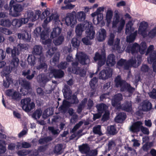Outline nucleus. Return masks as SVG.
<instances>
[{
  "label": "nucleus",
  "instance_id": "59",
  "mask_svg": "<svg viewBox=\"0 0 156 156\" xmlns=\"http://www.w3.org/2000/svg\"><path fill=\"white\" fill-rule=\"evenodd\" d=\"M156 35V26L153 28L149 32L148 35L151 38H153Z\"/></svg>",
  "mask_w": 156,
  "mask_h": 156
},
{
  "label": "nucleus",
  "instance_id": "40",
  "mask_svg": "<svg viewBox=\"0 0 156 156\" xmlns=\"http://www.w3.org/2000/svg\"><path fill=\"white\" fill-rule=\"evenodd\" d=\"M126 118V114L124 113H121L116 116L115 120L118 122H121L124 120Z\"/></svg>",
  "mask_w": 156,
  "mask_h": 156
},
{
  "label": "nucleus",
  "instance_id": "56",
  "mask_svg": "<svg viewBox=\"0 0 156 156\" xmlns=\"http://www.w3.org/2000/svg\"><path fill=\"white\" fill-rule=\"evenodd\" d=\"M104 7H99L97 9L96 11L94 12L93 13H92L91 15L93 17H94L96 16V14H102L101 13V12H103L104 11Z\"/></svg>",
  "mask_w": 156,
  "mask_h": 156
},
{
  "label": "nucleus",
  "instance_id": "63",
  "mask_svg": "<svg viewBox=\"0 0 156 156\" xmlns=\"http://www.w3.org/2000/svg\"><path fill=\"white\" fill-rule=\"evenodd\" d=\"M97 81V78L94 77L92 79L90 82V87L92 89H94Z\"/></svg>",
  "mask_w": 156,
  "mask_h": 156
},
{
  "label": "nucleus",
  "instance_id": "7",
  "mask_svg": "<svg viewBox=\"0 0 156 156\" xmlns=\"http://www.w3.org/2000/svg\"><path fill=\"white\" fill-rule=\"evenodd\" d=\"M48 38V32L45 34L43 32L41 35V41L42 43L46 45L48 47V50L47 52V57H50L54 53L56 49L55 47L52 48L51 46V41Z\"/></svg>",
  "mask_w": 156,
  "mask_h": 156
},
{
  "label": "nucleus",
  "instance_id": "52",
  "mask_svg": "<svg viewBox=\"0 0 156 156\" xmlns=\"http://www.w3.org/2000/svg\"><path fill=\"white\" fill-rule=\"evenodd\" d=\"M107 130L109 133L111 134L114 135L117 133V131L114 126H111L107 128Z\"/></svg>",
  "mask_w": 156,
  "mask_h": 156
},
{
  "label": "nucleus",
  "instance_id": "33",
  "mask_svg": "<svg viewBox=\"0 0 156 156\" xmlns=\"http://www.w3.org/2000/svg\"><path fill=\"white\" fill-rule=\"evenodd\" d=\"M115 57L113 54L109 55L107 57L106 63L109 66H113L115 63Z\"/></svg>",
  "mask_w": 156,
  "mask_h": 156
},
{
  "label": "nucleus",
  "instance_id": "43",
  "mask_svg": "<svg viewBox=\"0 0 156 156\" xmlns=\"http://www.w3.org/2000/svg\"><path fill=\"white\" fill-rule=\"evenodd\" d=\"M0 25L3 26L9 27L11 25V22L8 19L0 20Z\"/></svg>",
  "mask_w": 156,
  "mask_h": 156
},
{
  "label": "nucleus",
  "instance_id": "62",
  "mask_svg": "<svg viewBox=\"0 0 156 156\" xmlns=\"http://www.w3.org/2000/svg\"><path fill=\"white\" fill-rule=\"evenodd\" d=\"M48 129L53 134H58L60 132V131L58 129L54 128L52 127H49Z\"/></svg>",
  "mask_w": 156,
  "mask_h": 156
},
{
  "label": "nucleus",
  "instance_id": "42",
  "mask_svg": "<svg viewBox=\"0 0 156 156\" xmlns=\"http://www.w3.org/2000/svg\"><path fill=\"white\" fill-rule=\"evenodd\" d=\"M28 64L31 66H34L36 63L35 57L32 55H29L27 57Z\"/></svg>",
  "mask_w": 156,
  "mask_h": 156
},
{
  "label": "nucleus",
  "instance_id": "58",
  "mask_svg": "<svg viewBox=\"0 0 156 156\" xmlns=\"http://www.w3.org/2000/svg\"><path fill=\"white\" fill-rule=\"evenodd\" d=\"M0 32L9 35L12 34V32L9 30L3 27L0 28Z\"/></svg>",
  "mask_w": 156,
  "mask_h": 156
},
{
  "label": "nucleus",
  "instance_id": "5",
  "mask_svg": "<svg viewBox=\"0 0 156 156\" xmlns=\"http://www.w3.org/2000/svg\"><path fill=\"white\" fill-rule=\"evenodd\" d=\"M147 46L146 43L145 42H142L139 45L137 43H135L133 45H128L126 50V52L128 53H131L132 54L137 53L138 51L141 54H144Z\"/></svg>",
  "mask_w": 156,
  "mask_h": 156
},
{
  "label": "nucleus",
  "instance_id": "6",
  "mask_svg": "<svg viewBox=\"0 0 156 156\" xmlns=\"http://www.w3.org/2000/svg\"><path fill=\"white\" fill-rule=\"evenodd\" d=\"M141 61V57L138 56L136 58H132L128 62H126L124 59H121L117 63V65L119 66H124V69H128L129 67L133 66L134 67H137L140 63Z\"/></svg>",
  "mask_w": 156,
  "mask_h": 156
},
{
  "label": "nucleus",
  "instance_id": "36",
  "mask_svg": "<svg viewBox=\"0 0 156 156\" xmlns=\"http://www.w3.org/2000/svg\"><path fill=\"white\" fill-rule=\"evenodd\" d=\"M14 13L13 16L15 17L19 16V13L23 10L22 6L20 4H16L13 5Z\"/></svg>",
  "mask_w": 156,
  "mask_h": 156
},
{
  "label": "nucleus",
  "instance_id": "47",
  "mask_svg": "<svg viewBox=\"0 0 156 156\" xmlns=\"http://www.w3.org/2000/svg\"><path fill=\"white\" fill-rule=\"evenodd\" d=\"M137 34V31H136L133 34H131L130 35L127 37V41L128 42H132L135 39L136 37Z\"/></svg>",
  "mask_w": 156,
  "mask_h": 156
},
{
  "label": "nucleus",
  "instance_id": "10",
  "mask_svg": "<svg viewBox=\"0 0 156 156\" xmlns=\"http://www.w3.org/2000/svg\"><path fill=\"white\" fill-rule=\"evenodd\" d=\"M115 82L117 87H119L121 91H124L127 90V92L129 93L128 96H131L130 94L134 91V88L130 87V85L125 81L121 80L120 76H118L115 79Z\"/></svg>",
  "mask_w": 156,
  "mask_h": 156
},
{
  "label": "nucleus",
  "instance_id": "28",
  "mask_svg": "<svg viewBox=\"0 0 156 156\" xmlns=\"http://www.w3.org/2000/svg\"><path fill=\"white\" fill-rule=\"evenodd\" d=\"M19 83L20 84L22 88L21 89L20 91L22 92V91L24 89L26 90V92L27 93L28 90L30 88V84L29 83L25 80L22 78H20L19 80Z\"/></svg>",
  "mask_w": 156,
  "mask_h": 156
},
{
  "label": "nucleus",
  "instance_id": "38",
  "mask_svg": "<svg viewBox=\"0 0 156 156\" xmlns=\"http://www.w3.org/2000/svg\"><path fill=\"white\" fill-rule=\"evenodd\" d=\"M79 149L81 153L86 154H87L90 148L87 144H83L82 145L79 146Z\"/></svg>",
  "mask_w": 156,
  "mask_h": 156
},
{
  "label": "nucleus",
  "instance_id": "27",
  "mask_svg": "<svg viewBox=\"0 0 156 156\" xmlns=\"http://www.w3.org/2000/svg\"><path fill=\"white\" fill-rule=\"evenodd\" d=\"M142 125V123L140 121L135 122L130 127V130L133 132H137L140 130Z\"/></svg>",
  "mask_w": 156,
  "mask_h": 156
},
{
  "label": "nucleus",
  "instance_id": "18",
  "mask_svg": "<svg viewBox=\"0 0 156 156\" xmlns=\"http://www.w3.org/2000/svg\"><path fill=\"white\" fill-rule=\"evenodd\" d=\"M152 106L151 104L148 101H144L139 106L140 109L142 108V110H140L136 112V114L138 115L142 116L143 115L142 111H147L150 110L152 108Z\"/></svg>",
  "mask_w": 156,
  "mask_h": 156
},
{
  "label": "nucleus",
  "instance_id": "44",
  "mask_svg": "<svg viewBox=\"0 0 156 156\" xmlns=\"http://www.w3.org/2000/svg\"><path fill=\"white\" fill-rule=\"evenodd\" d=\"M76 17L79 21L84 20L86 17L85 13L83 11H80L77 12L76 14Z\"/></svg>",
  "mask_w": 156,
  "mask_h": 156
},
{
  "label": "nucleus",
  "instance_id": "46",
  "mask_svg": "<svg viewBox=\"0 0 156 156\" xmlns=\"http://www.w3.org/2000/svg\"><path fill=\"white\" fill-rule=\"evenodd\" d=\"M65 5H62L60 7V9L62 10L67 9H73L75 6V5H73L71 3L69 4H64Z\"/></svg>",
  "mask_w": 156,
  "mask_h": 156
},
{
  "label": "nucleus",
  "instance_id": "30",
  "mask_svg": "<svg viewBox=\"0 0 156 156\" xmlns=\"http://www.w3.org/2000/svg\"><path fill=\"white\" fill-rule=\"evenodd\" d=\"M46 25H45L44 27L43 26V27L44 28V30L42 31L40 35V33L41 31V27H37L34 30V35L35 37H38L39 35L40 36V37H41V34L43 32H44L45 34L47 32H48V35L49 32V29L48 28H46L45 27H46Z\"/></svg>",
  "mask_w": 156,
  "mask_h": 156
},
{
  "label": "nucleus",
  "instance_id": "53",
  "mask_svg": "<svg viewBox=\"0 0 156 156\" xmlns=\"http://www.w3.org/2000/svg\"><path fill=\"white\" fill-rule=\"evenodd\" d=\"M71 44L73 47L77 48L79 46V41L76 38H73L71 40Z\"/></svg>",
  "mask_w": 156,
  "mask_h": 156
},
{
  "label": "nucleus",
  "instance_id": "50",
  "mask_svg": "<svg viewBox=\"0 0 156 156\" xmlns=\"http://www.w3.org/2000/svg\"><path fill=\"white\" fill-rule=\"evenodd\" d=\"M64 38L63 36H60L56 39H54L53 40V43L55 45H58L61 44L63 41Z\"/></svg>",
  "mask_w": 156,
  "mask_h": 156
},
{
  "label": "nucleus",
  "instance_id": "3",
  "mask_svg": "<svg viewBox=\"0 0 156 156\" xmlns=\"http://www.w3.org/2000/svg\"><path fill=\"white\" fill-rule=\"evenodd\" d=\"M122 99V95L120 94L115 95L112 100V105L115 107L117 109H121L128 112H131L132 110L131 102H128L122 105H120V101Z\"/></svg>",
  "mask_w": 156,
  "mask_h": 156
},
{
  "label": "nucleus",
  "instance_id": "14",
  "mask_svg": "<svg viewBox=\"0 0 156 156\" xmlns=\"http://www.w3.org/2000/svg\"><path fill=\"white\" fill-rule=\"evenodd\" d=\"M115 35L113 34H111L109 38L108 41V44L110 46H112V48L114 50H117L119 52H121L124 49L123 48L121 49L120 46V39L117 38L115 42H114V39Z\"/></svg>",
  "mask_w": 156,
  "mask_h": 156
},
{
  "label": "nucleus",
  "instance_id": "16",
  "mask_svg": "<svg viewBox=\"0 0 156 156\" xmlns=\"http://www.w3.org/2000/svg\"><path fill=\"white\" fill-rule=\"evenodd\" d=\"M31 99L27 98L22 99L21 101L22 108L26 112H28L34 108L35 104L33 102H31Z\"/></svg>",
  "mask_w": 156,
  "mask_h": 156
},
{
  "label": "nucleus",
  "instance_id": "55",
  "mask_svg": "<svg viewBox=\"0 0 156 156\" xmlns=\"http://www.w3.org/2000/svg\"><path fill=\"white\" fill-rule=\"evenodd\" d=\"M101 126L100 125H97L94 127L93 129V131L94 133L95 134H97L99 135L102 134L101 130Z\"/></svg>",
  "mask_w": 156,
  "mask_h": 156
},
{
  "label": "nucleus",
  "instance_id": "32",
  "mask_svg": "<svg viewBox=\"0 0 156 156\" xmlns=\"http://www.w3.org/2000/svg\"><path fill=\"white\" fill-rule=\"evenodd\" d=\"M106 37V32L103 29H100L98 34H97V39L99 41H102L104 40Z\"/></svg>",
  "mask_w": 156,
  "mask_h": 156
},
{
  "label": "nucleus",
  "instance_id": "13",
  "mask_svg": "<svg viewBox=\"0 0 156 156\" xmlns=\"http://www.w3.org/2000/svg\"><path fill=\"white\" fill-rule=\"evenodd\" d=\"M125 24V20L123 18L120 19L119 14H115L113 17L112 28L116 29L118 27V32H119L122 30Z\"/></svg>",
  "mask_w": 156,
  "mask_h": 156
},
{
  "label": "nucleus",
  "instance_id": "24",
  "mask_svg": "<svg viewBox=\"0 0 156 156\" xmlns=\"http://www.w3.org/2000/svg\"><path fill=\"white\" fill-rule=\"evenodd\" d=\"M27 20L24 18H21L19 19H14L11 22V25L15 27L16 28H19L23 24L27 23Z\"/></svg>",
  "mask_w": 156,
  "mask_h": 156
},
{
  "label": "nucleus",
  "instance_id": "45",
  "mask_svg": "<svg viewBox=\"0 0 156 156\" xmlns=\"http://www.w3.org/2000/svg\"><path fill=\"white\" fill-rule=\"evenodd\" d=\"M6 145L5 142L4 140H0V153H4L6 151L5 146Z\"/></svg>",
  "mask_w": 156,
  "mask_h": 156
},
{
  "label": "nucleus",
  "instance_id": "60",
  "mask_svg": "<svg viewBox=\"0 0 156 156\" xmlns=\"http://www.w3.org/2000/svg\"><path fill=\"white\" fill-rule=\"evenodd\" d=\"M52 140V138L51 137H47L41 139L39 140V142L40 144H43L46 143L48 141H51Z\"/></svg>",
  "mask_w": 156,
  "mask_h": 156
},
{
  "label": "nucleus",
  "instance_id": "57",
  "mask_svg": "<svg viewBox=\"0 0 156 156\" xmlns=\"http://www.w3.org/2000/svg\"><path fill=\"white\" fill-rule=\"evenodd\" d=\"M87 101V99H84L82 101L81 103L80 104V105L78 106L77 112L78 113H80L82 111V108L85 105V103Z\"/></svg>",
  "mask_w": 156,
  "mask_h": 156
},
{
  "label": "nucleus",
  "instance_id": "12",
  "mask_svg": "<svg viewBox=\"0 0 156 156\" xmlns=\"http://www.w3.org/2000/svg\"><path fill=\"white\" fill-rule=\"evenodd\" d=\"M154 46L150 45L147 48L146 55L151 53L149 57L147 58V61L150 64H151L153 62V71L156 72V51H153Z\"/></svg>",
  "mask_w": 156,
  "mask_h": 156
},
{
  "label": "nucleus",
  "instance_id": "51",
  "mask_svg": "<svg viewBox=\"0 0 156 156\" xmlns=\"http://www.w3.org/2000/svg\"><path fill=\"white\" fill-rule=\"evenodd\" d=\"M62 146L61 144L57 145L55 147L53 151L55 153L60 154L62 152Z\"/></svg>",
  "mask_w": 156,
  "mask_h": 156
},
{
  "label": "nucleus",
  "instance_id": "21",
  "mask_svg": "<svg viewBox=\"0 0 156 156\" xmlns=\"http://www.w3.org/2000/svg\"><path fill=\"white\" fill-rule=\"evenodd\" d=\"M7 95L10 97L12 99L16 101L20 100L21 94L18 91H16L13 89H9L6 91Z\"/></svg>",
  "mask_w": 156,
  "mask_h": 156
},
{
  "label": "nucleus",
  "instance_id": "23",
  "mask_svg": "<svg viewBox=\"0 0 156 156\" xmlns=\"http://www.w3.org/2000/svg\"><path fill=\"white\" fill-rule=\"evenodd\" d=\"M112 70L109 68L106 70H103L99 74L100 79L105 80L111 77L112 75Z\"/></svg>",
  "mask_w": 156,
  "mask_h": 156
},
{
  "label": "nucleus",
  "instance_id": "39",
  "mask_svg": "<svg viewBox=\"0 0 156 156\" xmlns=\"http://www.w3.org/2000/svg\"><path fill=\"white\" fill-rule=\"evenodd\" d=\"M30 70L29 69L27 70H25L23 72V75L24 76H27V78L28 79L31 80L34 76V75L36 73V71H33L31 75H30Z\"/></svg>",
  "mask_w": 156,
  "mask_h": 156
},
{
  "label": "nucleus",
  "instance_id": "34",
  "mask_svg": "<svg viewBox=\"0 0 156 156\" xmlns=\"http://www.w3.org/2000/svg\"><path fill=\"white\" fill-rule=\"evenodd\" d=\"M61 30V29L58 27L53 28L51 34L50 38H56L60 34Z\"/></svg>",
  "mask_w": 156,
  "mask_h": 156
},
{
  "label": "nucleus",
  "instance_id": "2",
  "mask_svg": "<svg viewBox=\"0 0 156 156\" xmlns=\"http://www.w3.org/2000/svg\"><path fill=\"white\" fill-rule=\"evenodd\" d=\"M47 77L44 76V74L39 75L37 79L40 83L45 84L51 78L54 77L55 78H60L63 76L64 72L61 70H56L53 68L50 67L49 69V73Z\"/></svg>",
  "mask_w": 156,
  "mask_h": 156
},
{
  "label": "nucleus",
  "instance_id": "4",
  "mask_svg": "<svg viewBox=\"0 0 156 156\" xmlns=\"http://www.w3.org/2000/svg\"><path fill=\"white\" fill-rule=\"evenodd\" d=\"M42 47L40 45H35L33 48L32 51L33 53L35 55H37L41 64L36 67L37 69L40 70H44L45 71L47 68V66L45 63H41V62H43L44 60V57L42 53Z\"/></svg>",
  "mask_w": 156,
  "mask_h": 156
},
{
  "label": "nucleus",
  "instance_id": "22",
  "mask_svg": "<svg viewBox=\"0 0 156 156\" xmlns=\"http://www.w3.org/2000/svg\"><path fill=\"white\" fill-rule=\"evenodd\" d=\"M65 23L68 26L73 27L74 25L76 23V17L71 13L67 14L65 18Z\"/></svg>",
  "mask_w": 156,
  "mask_h": 156
},
{
  "label": "nucleus",
  "instance_id": "61",
  "mask_svg": "<svg viewBox=\"0 0 156 156\" xmlns=\"http://www.w3.org/2000/svg\"><path fill=\"white\" fill-rule=\"evenodd\" d=\"M59 60V54H56L53 58L52 61L51 62V63L52 64L53 63L55 65L58 62Z\"/></svg>",
  "mask_w": 156,
  "mask_h": 156
},
{
  "label": "nucleus",
  "instance_id": "37",
  "mask_svg": "<svg viewBox=\"0 0 156 156\" xmlns=\"http://www.w3.org/2000/svg\"><path fill=\"white\" fill-rule=\"evenodd\" d=\"M113 17V12L110 9H108L107 11L106 16V20L107 22V25L108 27L110 23L111 20Z\"/></svg>",
  "mask_w": 156,
  "mask_h": 156
},
{
  "label": "nucleus",
  "instance_id": "26",
  "mask_svg": "<svg viewBox=\"0 0 156 156\" xmlns=\"http://www.w3.org/2000/svg\"><path fill=\"white\" fill-rule=\"evenodd\" d=\"M83 122L80 121L78 124H76L72 130L71 132L73 133L71 135V139H73L77 136H79L80 134L82 132L81 130H79L77 132H76V130L79 128L83 124Z\"/></svg>",
  "mask_w": 156,
  "mask_h": 156
},
{
  "label": "nucleus",
  "instance_id": "9",
  "mask_svg": "<svg viewBox=\"0 0 156 156\" xmlns=\"http://www.w3.org/2000/svg\"><path fill=\"white\" fill-rule=\"evenodd\" d=\"M50 10L49 8H47L42 13V19H44L45 17H46V19L44 21L43 26L44 27L45 25H46L52 20H53L56 23H60L61 24H62V23L60 22L58 19V15L57 13H52L50 15Z\"/></svg>",
  "mask_w": 156,
  "mask_h": 156
},
{
  "label": "nucleus",
  "instance_id": "15",
  "mask_svg": "<svg viewBox=\"0 0 156 156\" xmlns=\"http://www.w3.org/2000/svg\"><path fill=\"white\" fill-rule=\"evenodd\" d=\"M105 50L103 49L99 50L98 52H96L94 58V60L96 62L98 61V70L99 67L104 64L105 62Z\"/></svg>",
  "mask_w": 156,
  "mask_h": 156
},
{
  "label": "nucleus",
  "instance_id": "29",
  "mask_svg": "<svg viewBox=\"0 0 156 156\" xmlns=\"http://www.w3.org/2000/svg\"><path fill=\"white\" fill-rule=\"evenodd\" d=\"M9 70V68H5L4 71V74H5L6 81L3 80V86L6 87H8L9 86V84L12 83V81L11 79L8 77V74H9V73H8L7 71Z\"/></svg>",
  "mask_w": 156,
  "mask_h": 156
},
{
  "label": "nucleus",
  "instance_id": "20",
  "mask_svg": "<svg viewBox=\"0 0 156 156\" xmlns=\"http://www.w3.org/2000/svg\"><path fill=\"white\" fill-rule=\"evenodd\" d=\"M76 60L83 65L87 64L90 62L88 57L82 52H77L76 55Z\"/></svg>",
  "mask_w": 156,
  "mask_h": 156
},
{
  "label": "nucleus",
  "instance_id": "17",
  "mask_svg": "<svg viewBox=\"0 0 156 156\" xmlns=\"http://www.w3.org/2000/svg\"><path fill=\"white\" fill-rule=\"evenodd\" d=\"M41 13V12L39 10L36 11L35 13L31 10L27 11L25 15V18L27 20V23L29 20L34 22L37 19Z\"/></svg>",
  "mask_w": 156,
  "mask_h": 156
},
{
  "label": "nucleus",
  "instance_id": "41",
  "mask_svg": "<svg viewBox=\"0 0 156 156\" xmlns=\"http://www.w3.org/2000/svg\"><path fill=\"white\" fill-rule=\"evenodd\" d=\"M96 108L99 113H102L104 111H106V110L108 108V106L104 104H101L98 105L96 106Z\"/></svg>",
  "mask_w": 156,
  "mask_h": 156
},
{
  "label": "nucleus",
  "instance_id": "48",
  "mask_svg": "<svg viewBox=\"0 0 156 156\" xmlns=\"http://www.w3.org/2000/svg\"><path fill=\"white\" fill-rule=\"evenodd\" d=\"M53 112L50 108H48L45 110L43 112L42 117L44 118H46L48 116L52 115Z\"/></svg>",
  "mask_w": 156,
  "mask_h": 156
},
{
  "label": "nucleus",
  "instance_id": "35",
  "mask_svg": "<svg viewBox=\"0 0 156 156\" xmlns=\"http://www.w3.org/2000/svg\"><path fill=\"white\" fill-rule=\"evenodd\" d=\"M133 23L132 21H129L126 25L125 33L126 34H131L134 30V28L133 27Z\"/></svg>",
  "mask_w": 156,
  "mask_h": 156
},
{
  "label": "nucleus",
  "instance_id": "8",
  "mask_svg": "<svg viewBox=\"0 0 156 156\" xmlns=\"http://www.w3.org/2000/svg\"><path fill=\"white\" fill-rule=\"evenodd\" d=\"M72 92L71 91L69 92L65 91L63 93V95L64 98L68 100H70L71 102H69L66 100H64L63 101L62 105L59 108L63 110H65L66 108L70 106L71 104H76L78 102L76 96L75 95L71 96Z\"/></svg>",
  "mask_w": 156,
  "mask_h": 156
},
{
  "label": "nucleus",
  "instance_id": "25",
  "mask_svg": "<svg viewBox=\"0 0 156 156\" xmlns=\"http://www.w3.org/2000/svg\"><path fill=\"white\" fill-rule=\"evenodd\" d=\"M147 23L143 21L140 23L138 29V33L144 37H145L147 35L146 29L147 27Z\"/></svg>",
  "mask_w": 156,
  "mask_h": 156
},
{
  "label": "nucleus",
  "instance_id": "31",
  "mask_svg": "<svg viewBox=\"0 0 156 156\" xmlns=\"http://www.w3.org/2000/svg\"><path fill=\"white\" fill-rule=\"evenodd\" d=\"M18 37L20 39L23 40L27 41H29L31 39L30 34L26 32L23 33H18L17 34Z\"/></svg>",
  "mask_w": 156,
  "mask_h": 156
},
{
  "label": "nucleus",
  "instance_id": "64",
  "mask_svg": "<svg viewBox=\"0 0 156 156\" xmlns=\"http://www.w3.org/2000/svg\"><path fill=\"white\" fill-rule=\"evenodd\" d=\"M97 154V152L96 150L92 151H90V150L86 155V156H95Z\"/></svg>",
  "mask_w": 156,
  "mask_h": 156
},
{
  "label": "nucleus",
  "instance_id": "19",
  "mask_svg": "<svg viewBox=\"0 0 156 156\" xmlns=\"http://www.w3.org/2000/svg\"><path fill=\"white\" fill-rule=\"evenodd\" d=\"M78 63L77 62H75L72 63V69H71L69 68H68L69 71L73 73L76 74H79L81 76H84L86 73V70L83 69L81 70L79 68L77 67Z\"/></svg>",
  "mask_w": 156,
  "mask_h": 156
},
{
  "label": "nucleus",
  "instance_id": "11",
  "mask_svg": "<svg viewBox=\"0 0 156 156\" xmlns=\"http://www.w3.org/2000/svg\"><path fill=\"white\" fill-rule=\"evenodd\" d=\"M20 54V51L16 47H14L12 51V56L13 58L12 60L10 65L9 67L8 73H11V71L15 69L19 65V59L16 57Z\"/></svg>",
  "mask_w": 156,
  "mask_h": 156
},
{
  "label": "nucleus",
  "instance_id": "49",
  "mask_svg": "<svg viewBox=\"0 0 156 156\" xmlns=\"http://www.w3.org/2000/svg\"><path fill=\"white\" fill-rule=\"evenodd\" d=\"M96 16H97V23H99L100 22H101V26H103L105 24V22L102 20L103 19V14H96Z\"/></svg>",
  "mask_w": 156,
  "mask_h": 156
},
{
  "label": "nucleus",
  "instance_id": "54",
  "mask_svg": "<svg viewBox=\"0 0 156 156\" xmlns=\"http://www.w3.org/2000/svg\"><path fill=\"white\" fill-rule=\"evenodd\" d=\"M42 112L41 109H38L33 114V117L36 119H39L41 115Z\"/></svg>",
  "mask_w": 156,
  "mask_h": 156
},
{
  "label": "nucleus",
  "instance_id": "1",
  "mask_svg": "<svg viewBox=\"0 0 156 156\" xmlns=\"http://www.w3.org/2000/svg\"><path fill=\"white\" fill-rule=\"evenodd\" d=\"M84 30H86V34L87 38L90 39L94 38L95 35V32L93 30V27L91 23L86 21L82 24H78L76 27L75 32L77 36H80Z\"/></svg>",
  "mask_w": 156,
  "mask_h": 156
}]
</instances>
